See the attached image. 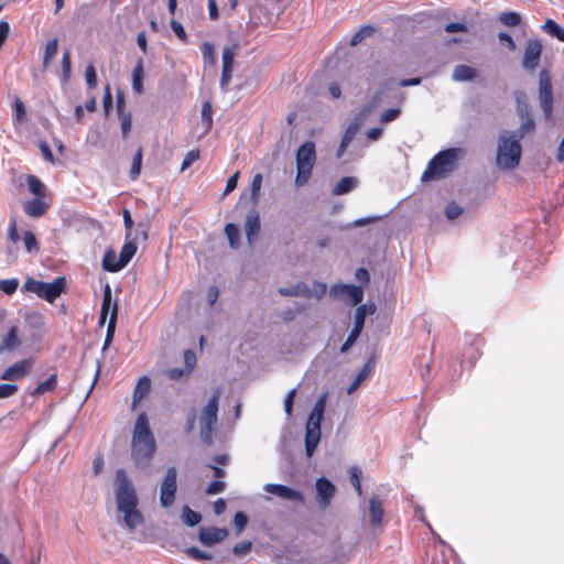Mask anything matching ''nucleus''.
Returning a JSON list of instances; mask_svg holds the SVG:
<instances>
[{
    "mask_svg": "<svg viewBox=\"0 0 564 564\" xmlns=\"http://www.w3.org/2000/svg\"><path fill=\"white\" fill-rule=\"evenodd\" d=\"M116 502L117 508L123 513L124 525L133 531L144 521L142 513L138 510V496L135 488L124 469L116 471Z\"/></svg>",
    "mask_w": 564,
    "mask_h": 564,
    "instance_id": "nucleus-1",
    "label": "nucleus"
},
{
    "mask_svg": "<svg viewBox=\"0 0 564 564\" xmlns=\"http://www.w3.org/2000/svg\"><path fill=\"white\" fill-rule=\"evenodd\" d=\"M156 451L154 435L145 413L137 417L131 438V458L138 468L149 465Z\"/></svg>",
    "mask_w": 564,
    "mask_h": 564,
    "instance_id": "nucleus-2",
    "label": "nucleus"
},
{
    "mask_svg": "<svg viewBox=\"0 0 564 564\" xmlns=\"http://www.w3.org/2000/svg\"><path fill=\"white\" fill-rule=\"evenodd\" d=\"M464 150L462 148H449L440 151L429 162L426 170L423 172L421 180L423 182L431 180H441L446 177L453 172L458 160L463 156Z\"/></svg>",
    "mask_w": 564,
    "mask_h": 564,
    "instance_id": "nucleus-3",
    "label": "nucleus"
},
{
    "mask_svg": "<svg viewBox=\"0 0 564 564\" xmlns=\"http://www.w3.org/2000/svg\"><path fill=\"white\" fill-rule=\"evenodd\" d=\"M521 151L520 140L509 131H503L498 139L497 165L503 170H513L520 163Z\"/></svg>",
    "mask_w": 564,
    "mask_h": 564,
    "instance_id": "nucleus-4",
    "label": "nucleus"
},
{
    "mask_svg": "<svg viewBox=\"0 0 564 564\" xmlns=\"http://www.w3.org/2000/svg\"><path fill=\"white\" fill-rule=\"evenodd\" d=\"M316 162L315 143L307 141L303 143L296 151V177L295 184L302 186L311 177L313 167Z\"/></svg>",
    "mask_w": 564,
    "mask_h": 564,
    "instance_id": "nucleus-5",
    "label": "nucleus"
},
{
    "mask_svg": "<svg viewBox=\"0 0 564 564\" xmlns=\"http://www.w3.org/2000/svg\"><path fill=\"white\" fill-rule=\"evenodd\" d=\"M65 278H56L53 282H42L34 279H28L23 288L31 293H35L39 297L53 303L65 289Z\"/></svg>",
    "mask_w": 564,
    "mask_h": 564,
    "instance_id": "nucleus-6",
    "label": "nucleus"
},
{
    "mask_svg": "<svg viewBox=\"0 0 564 564\" xmlns=\"http://www.w3.org/2000/svg\"><path fill=\"white\" fill-rule=\"evenodd\" d=\"M220 391L216 390L214 395L208 400L199 415L200 437L204 443L210 444L213 441L214 426L218 420V400Z\"/></svg>",
    "mask_w": 564,
    "mask_h": 564,
    "instance_id": "nucleus-7",
    "label": "nucleus"
},
{
    "mask_svg": "<svg viewBox=\"0 0 564 564\" xmlns=\"http://www.w3.org/2000/svg\"><path fill=\"white\" fill-rule=\"evenodd\" d=\"M538 97L540 107L543 111L545 120H552L553 117V91L551 74L543 68L539 73Z\"/></svg>",
    "mask_w": 564,
    "mask_h": 564,
    "instance_id": "nucleus-8",
    "label": "nucleus"
},
{
    "mask_svg": "<svg viewBox=\"0 0 564 564\" xmlns=\"http://www.w3.org/2000/svg\"><path fill=\"white\" fill-rule=\"evenodd\" d=\"M324 412L312 409L305 426V452L307 457H312L321 441V423Z\"/></svg>",
    "mask_w": 564,
    "mask_h": 564,
    "instance_id": "nucleus-9",
    "label": "nucleus"
},
{
    "mask_svg": "<svg viewBox=\"0 0 564 564\" xmlns=\"http://www.w3.org/2000/svg\"><path fill=\"white\" fill-rule=\"evenodd\" d=\"M177 490V469L172 466L166 469L160 485V503L163 508H170L175 501Z\"/></svg>",
    "mask_w": 564,
    "mask_h": 564,
    "instance_id": "nucleus-10",
    "label": "nucleus"
},
{
    "mask_svg": "<svg viewBox=\"0 0 564 564\" xmlns=\"http://www.w3.org/2000/svg\"><path fill=\"white\" fill-rule=\"evenodd\" d=\"M542 54V44L538 40L530 39L525 43L523 57H522V67L527 72H533L536 69L540 63Z\"/></svg>",
    "mask_w": 564,
    "mask_h": 564,
    "instance_id": "nucleus-11",
    "label": "nucleus"
},
{
    "mask_svg": "<svg viewBox=\"0 0 564 564\" xmlns=\"http://www.w3.org/2000/svg\"><path fill=\"white\" fill-rule=\"evenodd\" d=\"M263 490L267 491L268 494H272L279 497L282 500L295 502L299 505L305 503L304 495L300 490L293 489L285 485L267 484L264 485Z\"/></svg>",
    "mask_w": 564,
    "mask_h": 564,
    "instance_id": "nucleus-12",
    "label": "nucleus"
},
{
    "mask_svg": "<svg viewBox=\"0 0 564 564\" xmlns=\"http://www.w3.org/2000/svg\"><path fill=\"white\" fill-rule=\"evenodd\" d=\"M330 294L335 297H344L354 306L361 303L364 291L361 286L352 284H335L330 288Z\"/></svg>",
    "mask_w": 564,
    "mask_h": 564,
    "instance_id": "nucleus-13",
    "label": "nucleus"
},
{
    "mask_svg": "<svg viewBox=\"0 0 564 564\" xmlns=\"http://www.w3.org/2000/svg\"><path fill=\"white\" fill-rule=\"evenodd\" d=\"M33 359H22L8 367L1 375V380L17 381L26 377L33 368Z\"/></svg>",
    "mask_w": 564,
    "mask_h": 564,
    "instance_id": "nucleus-14",
    "label": "nucleus"
},
{
    "mask_svg": "<svg viewBox=\"0 0 564 564\" xmlns=\"http://www.w3.org/2000/svg\"><path fill=\"white\" fill-rule=\"evenodd\" d=\"M315 488L319 508L323 510L328 508L335 496L336 487L326 477H321L316 480Z\"/></svg>",
    "mask_w": 564,
    "mask_h": 564,
    "instance_id": "nucleus-15",
    "label": "nucleus"
},
{
    "mask_svg": "<svg viewBox=\"0 0 564 564\" xmlns=\"http://www.w3.org/2000/svg\"><path fill=\"white\" fill-rule=\"evenodd\" d=\"M227 535L228 531L225 528L202 527L199 529L198 540L205 546H213L224 541Z\"/></svg>",
    "mask_w": 564,
    "mask_h": 564,
    "instance_id": "nucleus-16",
    "label": "nucleus"
},
{
    "mask_svg": "<svg viewBox=\"0 0 564 564\" xmlns=\"http://www.w3.org/2000/svg\"><path fill=\"white\" fill-rule=\"evenodd\" d=\"M246 237L249 245H252L258 234L260 232V216L256 209H251L245 221Z\"/></svg>",
    "mask_w": 564,
    "mask_h": 564,
    "instance_id": "nucleus-17",
    "label": "nucleus"
},
{
    "mask_svg": "<svg viewBox=\"0 0 564 564\" xmlns=\"http://www.w3.org/2000/svg\"><path fill=\"white\" fill-rule=\"evenodd\" d=\"M20 345L19 329L17 326H11L0 341V355L11 352L20 347Z\"/></svg>",
    "mask_w": 564,
    "mask_h": 564,
    "instance_id": "nucleus-18",
    "label": "nucleus"
},
{
    "mask_svg": "<svg viewBox=\"0 0 564 564\" xmlns=\"http://www.w3.org/2000/svg\"><path fill=\"white\" fill-rule=\"evenodd\" d=\"M383 505L378 497H372L369 500V516L370 522L373 528H378L382 524L383 520Z\"/></svg>",
    "mask_w": 564,
    "mask_h": 564,
    "instance_id": "nucleus-19",
    "label": "nucleus"
},
{
    "mask_svg": "<svg viewBox=\"0 0 564 564\" xmlns=\"http://www.w3.org/2000/svg\"><path fill=\"white\" fill-rule=\"evenodd\" d=\"M48 208V205L40 197L33 198L23 205L24 213L30 217H41Z\"/></svg>",
    "mask_w": 564,
    "mask_h": 564,
    "instance_id": "nucleus-20",
    "label": "nucleus"
},
{
    "mask_svg": "<svg viewBox=\"0 0 564 564\" xmlns=\"http://www.w3.org/2000/svg\"><path fill=\"white\" fill-rule=\"evenodd\" d=\"M117 318H118V305H117V303H113L112 313L110 314L105 341H104V345L101 348L102 352H105L110 347V345L113 340L116 325H117Z\"/></svg>",
    "mask_w": 564,
    "mask_h": 564,
    "instance_id": "nucleus-21",
    "label": "nucleus"
},
{
    "mask_svg": "<svg viewBox=\"0 0 564 564\" xmlns=\"http://www.w3.org/2000/svg\"><path fill=\"white\" fill-rule=\"evenodd\" d=\"M373 368H375V361L371 359L368 360L364 365V367L359 370V372L356 375L351 384L348 387L347 393L351 394L355 390H357V388L360 386V383L370 376Z\"/></svg>",
    "mask_w": 564,
    "mask_h": 564,
    "instance_id": "nucleus-22",
    "label": "nucleus"
},
{
    "mask_svg": "<svg viewBox=\"0 0 564 564\" xmlns=\"http://www.w3.org/2000/svg\"><path fill=\"white\" fill-rule=\"evenodd\" d=\"M143 78H144V67L143 61L140 58L133 67L132 70V90L137 95H141L143 93Z\"/></svg>",
    "mask_w": 564,
    "mask_h": 564,
    "instance_id": "nucleus-23",
    "label": "nucleus"
},
{
    "mask_svg": "<svg viewBox=\"0 0 564 564\" xmlns=\"http://www.w3.org/2000/svg\"><path fill=\"white\" fill-rule=\"evenodd\" d=\"M477 76V70L471 66L459 64L454 67L452 78L455 82L473 80Z\"/></svg>",
    "mask_w": 564,
    "mask_h": 564,
    "instance_id": "nucleus-24",
    "label": "nucleus"
},
{
    "mask_svg": "<svg viewBox=\"0 0 564 564\" xmlns=\"http://www.w3.org/2000/svg\"><path fill=\"white\" fill-rule=\"evenodd\" d=\"M279 293L283 296H303L306 299L311 297L310 286L304 282H299L295 285L289 288L279 289Z\"/></svg>",
    "mask_w": 564,
    "mask_h": 564,
    "instance_id": "nucleus-25",
    "label": "nucleus"
},
{
    "mask_svg": "<svg viewBox=\"0 0 564 564\" xmlns=\"http://www.w3.org/2000/svg\"><path fill=\"white\" fill-rule=\"evenodd\" d=\"M358 130V126L356 123H351L347 127V129L344 132V135L341 138V141L339 143V147L336 151V156L340 159L343 154L345 153L347 147L350 144L352 139L355 138Z\"/></svg>",
    "mask_w": 564,
    "mask_h": 564,
    "instance_id": "nucleus-26",
    "label": "nucleus"
},
{
    "mask_svg": "<svg viewBox=\"0 0 564 564\" xmlns=\"http://www.w3.org/2000/svg\"><path fill=\"white\" fill-rule=\"evenodd\" d=\"M102 268L108 272H118L122 269L119 256L113 250H107L102 259Z\"/></svg>",
    "mask_w": 564,
    "mask_h": 564,
    "instance_id": "nucleus-27",
    "label": "nucleus"
},
{
    "mask_svg": "<svg viewBox=\"0 0 564 564\" xmlns=\"http://www.w3.org/2000/svg\"><path fill=\"white\" fill-rule=\"evenodd\" d=\"M357 178L352 176L343 177L332 189V194L339 196L349 193L357 186Z\"/></svg>",
    "mask_w": 564,
    "mask_h": 564,
    "instance_id": "nucleus-28",
    "label": "nucleus"
},
{
    "mask_svg": "<svg viewBox=\"0 0 564 564\" xmlns=\"http://www.w3.org/2000/svg\"><path fill=\"white\" fill-rule=\"evenodd\" d=\"M151 389V380L147 376H142L135 386L133 392V403L140 402L150 391Z\"/></svg>",
    "mask_w": 564,
    "mask_h": 564,
    "instance_id": "nucleus-29",
    "label": "nucleus"
},
{
    "mask_svg": "<svg viewBox=\"0 0 564 564\" xmlns=\"http://www.w3.org/2000/svg\"><path fill=\"white\" fill-rule=\"evenodd\" d=\"M202 135L207 134L213 127V107L209 101H205L202 106Z\"/></svg>",
    "mask_w": 564,
    "mask_h": 564,
    "instance_id": "nucleus-30",
    "label": "nucleus"
},
{
    "mask_svg": "<svg viewBox=\"0 0 564 564\" xmlns=\"http://www.w3.org/2000/svg\"><path fill=\"white\" fill-rule=\"evenodd\" d=\"M113 304L111 303V289L110 285L107 283L104 288V294H102V304H101V311H100V317H99V324L104 325L108 315L109 310H112Z\"/></svg>",
    "mask_w": 564,
    "mask_h": 564,
    "instance_id": "nucleus-31",
    "label": "nucleus"
},
{
    "mask_svg": "<svg viewBox=\"0 0 564 564\" xmlns=\"http://www.w3.org/2000/svg\"><path fill=\"white\" fill-rule=\"evenodd\" d=\"M542 29L558 41L564 42V29L554 20L547 19L542 25Z\"/></svg>",
    "mask_w": 564,
    "mask_h": 564,
    "instance_id": "nucleus-32",
    "label": "nucleus"
},
{
    "mask_svg": "<svg viewBox=\"0 0 564 564\" xmlns=\"http://www.w3.org/2000/svg\"><path fill=\"white\" fill-rule=\"evenodd\" d=\"M535 129V122L532 118L522 119V122L517 131H509L514 138L521 141V139Z\"/></svg>",
    "mask_w": 564,
    "mask_h": 564,
    "instance_id": "nucleus-33",
    "label": "nucleus"
},
{
    "mask_svg": "<svg viewBox=\"0 0 564 564\" xmlns=\"http://www.w3.org/2000/svg\"><path fill=\"white\" fill-rule=\"evenodd\" d=\"M135 252H137L135 243L129 241L122 246L120 254H119V259L122 264V268H124L130 262V260L133 258Z\"/></svg>",
    "mask_w": 564,
    "mask_h": 564,
    "instance_id": "nucleus-34",
    "label": "nucleus"
},
{
    "mask_svg": "<svg viewBox=\"0 0 564 564\" xmlns=\"http://www.w3.org/2000/svg\"><path fill=\"white\" fill-rule=\"evenodd\" d=\"M23 245L28 253H37L40 251V245L36 237L30 230H26L23 234Z\"/></svg>",
    "mask_w": 564,
    "mask_h": 564,
    "instance_id": "nucleus-35",
    "label": "nucleus"
},
{
    "mask_svg": "<svg viewBox=\"0 0 564 564\" xmlns=\"http://www.w3.org/2000/svg\"><path fill=\"white\" fill-rule=\"evenodd\" d=\"M182 520L188 527H195L202 521L200 513L192 510L189 507L185 506L182 511Z\"/></svg>",
    "mask_w": 564,
    "mask_h": 564,
    "instance_id": "nucleus-36",
    "label": "nucleus"
},
{
    "mask_svg": "<svg viewBox=\"0 0 564 564\" xmlns=\"http://www.w3.org/2000/svg\"><path fill=\"white\" fill-rule=\"evenodd\" d=\"M58 50L57 39L48 41L45 45V52L43 56V66L47 67L51 61L56 56Z\"/></svg>",
    "mask_w": 564,
    "mask_h": 564,
    "instance_id": "nucleus-37",
    "label": "nucleus"
},
{
    "mask_svg": "<svg viewBox=\"0 0 564 564\" xmlns=\"http://www.w3.org/2000/svg\"><path fill=\"white\" fill-rule=\"evenodd\" d=\"M225 234L228 238L229 246L231 248H237L240 240V231L237 225L235 224H227L225 226Z\"/></svg>",
    "mask_w": 564,
    "mask_h": 564,
    "instance_id": "nucleus-38",
    "label": "nucleus"
},
{
    "mask_svg": "<svg viewBox=\"0 0 564 564\" xmlns=\"http://www.w3.org/2000/svg\"><path fill=\"white\" fill-rule=\"evenodd\" d=\"M57 377L56 375H51L45 381L41 382L35 390L32 392V395L43 394L45 392L52 391L56 388Z\"/></svg>",
    "mask_w": 564,
    "mask_h": 564,
    "instance_id": "nucleus-39",
    "label": "nucleus"
},
{
    "mask_svg": "<svg viewBox=\"0 0 564 564\" xmlns=\"http://www.w3.org/2000/svg\"><path fill=\"white\" fill-rule=\"evenodd\" d=\"M28 187L29 191L37 197H43L45 195L44 184L34 175H30L28 177Z\"/></svg>",
    "mask_w": 564,
    "mask_h": 564,
    "instance_id": "nucleus-40",
    "label": "nucleus"
},
{
    "mask_svg": "<svg viewBox=\"0 0 564 564\" xmlns=\"http://www.w3.org/2000/svg\"><path fill=\"white\" fill-rule=\"evenodd\" d=\"M375 32V29L370 25H366V26H362L359 31H357L351 40H350V45L351 46H356L358 45L359 43L362 42V40H365L366 37H369L373 34Z\"/></svg>",
    "mask_w": 564,
    "mask_h": 564,
    "instance_id": "nucleus-41",
    "label": "nucleus"
},
{
    "mask_svg": "<svg viewBox=\"0 0 564 564\" xmlns=\"http://www.w3.org/2000/svg\"><path fill=\"white\" fill-rule=\"evenodd\" d=\"M367 316V306L366 305H359L355 312V318H354V327L352 329H357V332H362L365 319Z\"/></svg>",
    "mask_w": 564,
    "mask_h": 564,
    "instance_id": "nucleus-42",
    "label": "nucleus"
},
{
    "mask_svg": "<svg viewBox=\"0 0 564 564\" xmlns=\"http://www.w3.org/2000/svg\"><path fill=\"white\" fill-rule=\"evenodd\" d=\"M349 474H350V482L351 485L354 486V488L356 489L358 496H361L362 495V488H361V469L357 466H352L350 467L349 469Z\"/></svg>",
    "mask_w": 564,
    "mask_h": 564,
    "instance_id": "nucleus-43",
    "label": "nucleus"
},
{
    "mask_svg": "<svg viewBox=\"0 0 564 564\" xmlns=\"http://www.w3.org/2000/svg\"><path fill=\"white\" fill-rule=\"evenodd\" d=\"M142 149L139 148L133 156L132 165L130 169L131 180H137L139 177L142 166Z\"/></svg>",
    "mask_w": 564,
    "mask_h": 564,
    "instance_id": "nucleus-44",
    "label": "nucleus"
},
{
    "mask_svg": "<svg viewBox=\"0 0 564 564\" xmlns=\"http://www.w3.org/2000/svg\"><path fill=\"white\" fill-rule=\"evenodd\" d=\"M70 51L65 50L62 57L63 82H68L72 75Z\"/></svg>",
    "mask_w": 564,
    "mask_h": 564,
    "instance_id": "nucleus-45",
    "label": "nucleus"
},
{
    "mask_svg": "<svg viewBox=\"0 0 564 564\" xmlns=\"http://www.w3.org/2000/svg\"><path fill=\"white\" fill-rule=\"evenodd\" d=\"M499 21L507 26H516L521 22V15L517 12H502L499 15Z\"/></svg>",
    "mask_w": 564,
    "mask_h": 564,
    "instance_id": "nucleus-46",
    "label": "nucleus"
},
{
    "mask_svg": "<svg viewBox=\"0 0 564 564\" xmlns=\"http://www.w3.org/2000/svg\"><path fill=\"white\" fill-rule=\"evenodd\" d=\"M185 554L191 558L199 561H210L213 558L210 553L204 552L196 546L187 547Z\"/></svg>",
    "mask_w": 564,
    "mask_h": 564,
    "instance_id": "nucleus-47",
    "label": "nucleus"
},
{
    "mask_svg": "<svg viewBox=\"0 0 564 564\" xmlns=\"http://www.w3.org/2000/svg\"><path fill=\"white\" fill-rule=\"evenodd\" d=\"M262 181H263V177H262V174L260 173H257L253 178H252V182H251V199L253 203H258L259 200V197H260V189H261V186H262Z\"/></svg>",
    "mask_w": 564,
    "mask_h": 564,
    "instance_id": "nucleus-48",
    "label": "nucleus"
},
{
    "mask_svg": "<svg viewBox=\"0 0 564 564\" xmlns=\"http://www.w3.org/2000/svg\"><path fill=\"white\" fill-rule=\"evenodd\" d=\"M200 50H202L204 61L210 63L212 65H215L216 56H215L214 45L209 42H205V43H203Z\"/></svg>",
    "mask_w": 564,
    "mask_h": 564,
    "instance_id": "nucleus-49",
    "label": "nucleus"
},
{
    "mask_svg": "<svg viewBox=\"0 0 564 564\" xmlns=\"http://www.w3.org/2000/svg\"><path fill=\"white\" fill-rule=\"evenodd\" d=\"M235 55H236L235 46L224 47V50H223V67L224 68H232Z\"/></svg>",
    "mask_w": 564,
    "mask_h": 564,
    "instance_id": "nucleus-50",
    "label": "nucleus"
},
{
    "mask_svg": "<svg viewBox=\"0 0 564 564\" xmlns=\"http://www.w3.org/2000/svg\"><path fill=\"white\" fill-rule=\"evenodd\" d=\"M18 286L19 281L17 279L0 280V290L8 295L13 294Z\"/></svg>",
    "mask_w": 564,
    "mask_h": 564,
    "instance_id": "nucleus-51",
    "label": "nucleus"
},
{
    "mask_svg": "<svg viewBox=\"0 0 564 564\" xmlns=\"http://www.w3.org/2000/svg\"><path fill=\"white\" fill-rule=\"evenodd\" d=\"M463 212L464 209L455 202L448 203L445 208V215L449 220L456 219L458 216L463 214Z\"/></svg>",
    "mask_w": 564,
    "mask_h": 564,
    "instance_id": "nucleus-52",
    "label": "nucleus"
},
{
    "mask_svg": "<svg viewBox=\"0 0 564 564\" xmlns=\"http://www.w3.org/2000/svg\"><path fill=\"white\" fill-rule=\"evenodd\" d=\"M199 154L200 153L198 150L188 151L182 162L181 171L187 170L195 161L199 159Z\"/></svg>",
    "mask_w": 564,
    "mask_h": 564,
    "instance_id": "nucleus-53",
    "label": "nucleus"
},
{
    "mask_svg": "<svg viewBox=\"0 0 564 564\" xmlns=\"http://www.w3.org/2000/svg\"><path fill=\"white\" fill-rule=\"evenodd\" d=\"M85 78L88 88H95L97 86V74L93 64H89L85 70Z\"/></svg>",
    "mask_w": 564,
    "mask_h": 564,
    "instance_id": "nucleus-54",
    "label": "nucleus"
},
{
    "mask_svg": "<svg viewBox=\"0 0 564 564\" xmlns=\"http://www.w3.org/2000/svg\"><path fill=\"white\" fill-rule=\"evenodd\" d=\"M234 525L236 527L238 533H240L248 523V517L242 511H237L234 516Z\"/></svg>",
    "mask_w": 564,
    "mask_h": 564,
    "instance_id": "nucleus-55",
    "label": "nucleus"
},
{
    "mask_svg": "<svg viewBox=\"0 0 564 564\" xmlns=\"http://www.w3.org/2000/svg\"><path fill=\"white\" fill-rule=\"evenodd\" d=\"M327 286L322 282H314L313 288H310L311 297L322 299L326 293Z\"/></svg>",
    "mask_w": 564,
    "mask_h": 564,
    "instance_id": "nucleus-56",
    "label": "nucleus"
},
{
    "mask_svg": "<svg viewBox=\"0 0 564 564\" xmlns=\"http://www.w3.org/2000/svg\"><path fill=\"white\" fill-rule=\"evenodd\" d=\"M171 29L182 42L185 43L187 41V34L181 22L176 20H171Z\"/></svg>",
    "mask_w": 564,
    "mask_h": 564,
    "instance_id": "nucleus-57",
    "label": "nucleus"
},
{
    "mask_svg": "<svg viewBox=\"0 0 564 564\" xmlns=\"http://www.w3.org/2000/svg\"><path fill=\"white\" fill-rule=\"evenodd\" d=\"M360 332H357V329H351L350 334L348 335L347 339L340 347V352H346L349 350V348L355 344L357 338L360 336Z\"/></svg>",
    "mask_w": 564,
    "mask_h": 564,
    "instance_id": "nucleus-58",
    "label": "nucleus"
},
{
    "mask_svg": "<svg viewBox=\"0 0 564 564\" xmlns=\"http://www.w3.org/2000/svg\"><path fill=\"white\" fill-rule=\"evenodd\" d=\"M251 546H252V544L250 541H243V542L237 543L234 546L232 552L237 556H242L250 552Z\"/></svg>",
    "mask_w": 564,
    "mask_h": 564,
    "instance_id": "nucleus-59",
    "label": "nucleus"
},
{
    "mask_svg": "<svg viewBox=\"0 0 564 564\" xmlns=\"http://www.w3.org/2000/svg\"><path fill=\"white\" fill-rule=\"evenodd\" d=\"M18 386L12 383L0 384V399L9 398L18 391Z\"/></svg>",
    "mask_w": 564,
    "mask_h": 564,
    "instance_id": "nucleus-60",
    "label": "nucleus"
},
{
    "mask_svg": "<svg viewBox=\"0 0 564 564\" xmlns=\"http://www.w3.org/2000/svg\"><path fill=\"white\" fill-rule=\"evenodd\" d=\"M119 116L121 118L122 135H123V138H126L131 130V124H132L131 113L127 112V113L119 115Z\"/></svg>",
    "mask_w": 564,
    "mask_h": 564,
    "instance_id": "nucleus-61",
    "label": "nucleus"
},
{
    "mask_svg": "<svg viewBox=\"0 0 564 564\" xmlns=\"http://www.w3.org/2000/svg\"><path fill=\"white\" fill-rule=\"evenodd\" d=\"M400 112H401L400 109H397V108L388 109L381 115L380 122L381 123L391 122L399 117Z\"/></svg>",
    "mask_w": 564,
    "mask_h": 564,
    "instance_id": "nucleus-62",
    "label": "nucleus"
},
{
    "mask_svg": "<svg viewBox=\"0 0 564 564\" xmlns=\"http://www.w3.org/2000/svg\"><path fill=\"white\" fill-rule=\"evenodd\" d=\"M184 362L187 372H191L196 364V355L193 350L187 349L184 351Z\"/></svg>",
    "mask_w": 564,
    "mask_h": 564,
    "instance_id": "nucleus-63",
    "label": "nucleus"
},
{
    "mask_svg": "<svg viewBox=\"0 0 564 564\" xmlns=\"http://www.w3.org/2000/svg\"><path fill=\"white\" fill-rule=\"evenodd\" d=\"M225 487H226V485L224 481L214 480L207 486L206 494L216 495V494L223 492L225 490Z\"/></svg>",
    "mask_w": 564,
    "mask_h": 564,
    "instance_id": "nucleus-64",
    "label": "nucleus"
}]
</instances>
